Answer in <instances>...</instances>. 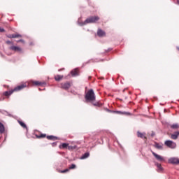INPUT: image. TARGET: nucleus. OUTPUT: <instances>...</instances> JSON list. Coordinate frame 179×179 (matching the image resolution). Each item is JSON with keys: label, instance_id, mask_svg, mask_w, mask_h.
Here are the masks:
<instances>
[{"label": "nucleus", "instance_id": "39448f33", "mask_svg": "<svg viewBox=\"0 0 179 179\" xmlns=\"http://www.w3.org/2000/svg\"><path fill=\"white\" fill-rule=\"evenodd\" d=\"M153 156L155 157V159L158 161V162H164V158L159 155H157L156 152L151 151Z\"/></svg>", "mask_w": 179, "mask_h": 179}, {"label": "nucleus", "instance_id": "aec40b11", "mask_svg": "<svg viewBox=\"0 0 179 179\" xmlns=\"http://www.w3.org/2000/svg\"><path fill=\"white\" fill-rule=\"evenodd\" d=\"M47 139H49V141H55V139H58V137L55 136H47Z\"/></svg>", "mask_w": 179, "mask_h": 179}, {"label": "nucleus", "instance_id": "9d476101", "mask_svg": "<svg viewBox=\"0 0 179 179\" xmlns=\"http://www.w3.org/2000/svg\"><path fill=\"white\" fill-rule=\"evenodd\" d=\"M97 34L99 37H103V36H106V32L103 31L101 29H98Z\"/></svg>", "mask_w": 179, "mask_h": 179}, {"label": "nucleus", "instance_id": "5701e85b", "mask_svg": "<svg viewBox=\"0 0 179 179\" xmlns=\"http://www.w3.org/2000/svg\"><path fill=\"white\" fill-rule=\"evenodd\" d=\"M156 149L162 150L163 149V145H159V143H155V145H154Z\"/></svg>", "mask_w": 179, "mask_h": 179}, {"label": "nucleus", "instance_id": "4be33fe9", "mask_svg": "<svg viewBox=\"0 0 179 179\" xmlns=\"http://www.w3.org/2000/svg\"><path fill=\"white\" fill-rule=\"evenodd\" d=\"M18 122L20 124V125H21V127H22V128H25V129H27V125H26V124H24V122L18 120Z\"/></svg>", "mask_w": 179, "mask_h": 179}, {"label": "nucleus", "instance_id": "b1692460", "mask_svg": "<svg viewBox=\"0 0 179 179\" xmlns=\"http://www.w3.org/2000/svg\"><path fill=\"white\" fill-rule=\"evenodd\" d=\"M71 74L73 76H76V75H78V71L76 69H74V70H72L71 71Z\"/></svg>", "mask_w": 179, "mask_h": 179}, {"label": "nucleus", "instance_id": "f03ea898", "mask_svg": "<svg viewBox=\"0 0 179 179\" xmlns=\"http://www.w3.org/2000/svg\"><path fill=\"white\" fill-rule=\"evenodd\" d=\"M98 20H100V17L97 16H92L87 18L84 22H78V23L79 26H85L86 24H88V23H96V22H98Z\"/></svg>", "mask_w": 179, "mask_h": 179}, {"label": "nucleus", "instance_id": "72a5a7b5", "mask_svg": "<svg viewBox=\"0 0 179 179\" xmlns=\"http://www.w3.org/2000/svg\"><path fill=\"white\" fill-rule=\"evenodd\" d=\"M7 37L8 38H13V34H9V35L7 36Z\"/></svg>", "mask_w": 179, "mask_h": 179}, {"label": "nucleus", "instance_id": "c85d7f7f", "mask_svg": "<svg viewBox=\"0 0 179 179\" xmlns=\"http://www.w3.org/2000/svg\"><path fill=\"white\" fill-rule=\"evenodd\" d=\"M17 43H22L23 44H24V40L20 39V40L17 41Z\"/></svg>", "mask_w": 179, "mask_h": 179}, {"label": "nucleus", "instance_id": "1a4fd4ad", "mask_svg": "<svg viewBox=\"0 0 179 179\" xmlns=\"http://www.w3.org/2000/svg\"><path fill=\"white\" fill-rule=\"evenodd\" d=\"M146 133H141V131H137V136L138 138H141V139H146Z\"/></svg>", "mask_w": 179, "mask_h": 179}, {"label": "nucleus", "instance_id": "7c9ffc66", "mask_svg": "<svg viewBox=\"0 0 179 179\" xmlns=\"http://www.w3.org/2000/svg\"><path fill=\"white\" fill-rule=\"evenodd\" d=\"M156 135V133H155V131H152L151 134H150V137L153 138V136H155Z\"/></svg>", "mask_w": 179, "mask_h": 179}, {"label": "nucleus", "instance_id": "e433bc0d", "mask_svg": "<svg viewBox=\"0 0 179 179\" xmlns=\"http://www.w3.org/2000/svg\"><path fill=\"white\" fill-rule=\"evenodd\" d=\"M90 61H92V60H89V61L87 62L85 64H90Z\"/></svg>", "mask_w": 179, "mask_h": 179}, {"label": "nucleus", "instance_id": "a878e982", "mask_svg": "<svg viewBox=\"0 0 179 179\" xmlns=\"http://www.w3.org/2000/svg\"><path fill=\"white\" fill-rule=\"evenodd\" d=\"M73 169H76V165L75 164H72L70 166H69V170H73Z\"/></svg>", "mask_w": 179, "mask_h": 179}, {"label": "nucleus", "instance_id": "f3484780", "mask_svg": "<svg viewBox=\"0 0 179 179\" xmlns=\"http://www.w3.org/2000/svg\"><path fill=\"white\" fill-rule=\"evenodd\" d=\"M169 127H171V129H178L179 125L177 123H174L173 124H169Z\"/></svg>", "mask_w": 179, "mask_h": 179}, {"label": "nucleus", "instance_id": "4468645a", "mask_svg": "<svg viewBox=\"0 0 179 179\" xmlns=\"http://www.w3.org/2000/svg\"><path fill=\"white\" fill-rule=\"evenodd\" d=\"M179 136V131H175L173 134H171V139H177Z\"/></svg>", "mask_w": 179, "mask_h": 179}, {"label": "nucleus", "instance_id": "412c9836", "mask_svg": "<svg viewBox=\"0 0 179 179\" xmlns=\"http://www.w3.org/2000/svg\"><path fill=\"white\" fill-rule=\"evenodd\" d=\"M63 78H64V76L57 75V76L55 77V79L57 82H59V80H61V79H62Z\"/></svg>", "mask_w": 179, "mask_h": 179}, {"label": "nucleus", "instance_id": "2f4dec72", "mask_svg": "<svg viewBox=\"0 0 179 179\" xmlns=\"http://www.w3.org/2000/svg\"><path fill=\"white\" fill-rule=\"evenodd\" d=\"M5 32V29L0 27V33Z\"/></svg>", "mask_w": 179, "mask_h": 179}, {"label": "nucleus", "instance_id": "c9c22d12", "mask_svg": "<svg viewBox=\"0 0 179 179\" xmlns=\"http://www.w3.org/2000/svg\"><path fill=\"white\" fill-rule=\"evenodd\" d=\"M111 48H108L107 50H106V52H108V51H111Z\"/></svg>", "mask_w": 179, "mask_h": 179}, {"label": "nucleus", "instance_id": "473e14b6", "mask_svg": "<svg viewBox=\"0 0 179 179\" xmlns=\"http://www.w3.org/2000/svg\"><path fill=\"white\" fill-rule=\"evenodd\" d=\"M52 148H55L57 146V142L52 143Z\"/></svg>", "mask_w": 179, "mask_h": 179}, {"label": "nucleus", "instance_id": "6e6552de", "mask_svg": "<svg viewBox=\"0 0 179 179\" xmlns=\"http://www.w3.org/2000/svg\"><path fill=\"white\" fill-rule=\"evenodd\" d=\"M169 163L171 164H179V159L176 157H172L169 159Z\"/></svg>", "mask_w": 179, "mask_h": 179}, {"label": "nucleus", "instance_id": "c756f323", "mask_svg": "<svg viewBox=\"0 0 179 179\" xmlns=\"http://www.w3.org/2000/svg\"><path fill=\"white\" fill-rule=\"evenodd\" d=\"M37 138H45V134H41L40 136H36Z\"/></svg>", "mask_w": 179, "mask_h": 179}, {"label": "nucleus", "instance_id": "7ed1b4c3", "mask_svg": "<svg viewBox=\"0 0 179 179\" xmlns=\"http://www.w3.org/2000/svg\"><path fill=\"white\" fill-rule=\"evenodd\" d=\"M164 144L168 148H170L171 149H176L177 144L174 143L173 141L167 140L165 141Z\"/></svg>", "mask_w": 179, "mask_h": 179}, {"label": "nucleus", "instance_id": "bb28decb", "mask_svg": "<svg viewBox=\"0 0 179 179\" xmlns=\"http://www.w3.org/2000/svg\"><path fill=\"white\" fill-rule=\"evenodd\" d=\"M93 106H94L95 107H101V104H100L99 102L94 103Z\"/></svg>", "mask_w": 179, "mask_h": 179}, {"label": "nucleus", "instance_id": "20e7f679", "mask_svg": "<svg viewBox=\"0 0 179 179\" xmlns=\"http://www.w3.org/2000/svg\"><path fill=\"white\" fill-rule=\"evenodd\" d=\"M9 50L10 51H14V52H20V54H23V50L22 48L15 45H11L9 47Z\"/></svg>", "mask_w": 179, "mask_h": 179}, {"label": "nucleus", "instance_id": "f257e3e1", "mask_svg": "<svg viewBox=\"0 0 179 179\" xmlns=\"http://www.w3.org/2000/svg\"><path fill=\"white\" fill-rule=\"evenodd\" d=\"M85 99L87 103H90V101H96V95L94 94V91L93 90V89H90L88 90V92L85 94Z\"/></svg>", "mask_w": 179, "mask_h": 179}, {"label": "nucleus", "instance_id": "a211bd4d", "mask_svg": "<svg viewBox=\"0 0 179 179\" xmlns=\"http://www.w3.org/2000/svg\"><path fill=\"white\" fill-rule=\"evenodd\" d=\"M3 132H5V126L0 122V134H3Z\"/></svg>", "mask_w": 179, "mask_h": 179}, {"label": "nucleus", "instance_id": "393cba45", "mask_svg": "<svg viewBox=\"0 0 179 179\" xmlns=\"http://www.w3.org/2000/svg\"><path fill=\"white\" fill-rule=\"evenodd\" d=\"M18 37H22V35L21 34H13V38H17Z\"/></svg>", "mask_w": 179, "mask_h": 179}, {"label": "nucleus", "instance_id": "6ab92c4d", "mask_svg": "<svg viewBox=\"0 0 179 179\" xmlns=\"http://www.w3.org/2000/svg\"><path fill=\"white\" fill-rule=\"evenodd\" d=\"M33 84L35 85V86H43V85H45V83H41L40 81H34Z\"/></svg>", "mask_w": 179, "mask_h": 179}, {"label": "nucleus", "instance_id": "cd10ccee", "mask_svg": "<svg viewBox=\"0 0 179 179\" xmlns=\"http://www.w3.org/2000/svg\"><path fill=\"white\" fill-rule=\"evenodd\" d=\"M69 171V169H66L64 170L60 171V173H68Z\"/></svg>", "mask_w": 179, "mask_h": 179}, {"label": "nucleus", "instance_id": "58836bf2", "mask_svg": "<svg viewBox=\"0 0 179 179\" xmlns=\"http://www.w3.org/2000/svg\"><path fill=\"white\" fill-rule=\"evenodd\" d=\"M8 115H9V117H12V115H10V114H8Z\"/></svg>", "mask_w": 179, "mask_h": 179}, {"label": "nucleus", "instance_id": "423d86ee", "mask_svg": "<svg viewBox=\"0 0 179 179\" xmlns=\"http://www.w3.org/2000/svg\"><path fill=\"white\" fill-rule=\"evenodd\" d=\"M24 87H27V85L26 84H22V85H17V87H15L13 89V90H14V92H19L20 90L24 89Z\"/></svg>", "mask_w": 179, "mask_h": 179}, {"label": "nucleus", "instance_id": "ddd939ff", "mask_svg": "<svg viewBox=\"0 0 179 179\" xmlns=\"http://www.w3.org/2000/svg\"><path fill=\"white\" fill-rule=\"evenodd\" d=\"M69 146V143H63L61 145H59V149H66Z\"/></svg>", "mask_w": 179, "mask_h": 179}, {"label": "nucleus", "instance_id": "9b49d317", "mask_svg": "<svg viewBox=\"0 0 179 179\" xmlns=\"http://www.w3.org/2000/svg\"><path fill=\"white\" fill-rule=\"evenodd\" d=\"M115 113L116 114H120L121 115H131V113L129 112L117 110Z\"/></svg>", "mask_w": 179, "mask_h": 179}, {"label": "nucleus", "instance_id": "f704fd0d", "mask_svg": "<svg viewBox=\"0 0 179 179\" xmlns=\"http://www.w3.org/2000/svg\"><path fill=\"white\" fill-rule=\"evenodd\" d=\"M6 44L10 45V44H13V43H12V41H6Z\"/></svg>", "mask_w": 179, "mask_h": 179}, {"label": "nucleus", "instance_id": "f8f14e48", "mask_svg": "<svg viewBox=\"0 0 179 179\" xmlns=\"http://www.w3.org/2000/svg\"><path fill=\"white\" fill-rule=\"evenodd\" d=\"M155 166H157V167L158 173H162V171H163V167L162 166V164H160L159 162H156Z\"/></svg>", "mask_w": 179, "mask_h": 179}, {"label": "nucleus", "instance_id": "dca6fc26", "mask_svg": "<svg viewBox=\"0 0 179 179\" xmlns=\"http://www.w3.org/2000/svg\"><path fill=\"white\" fill-rule=\"evenodd\" d=\"M89 156H90V153L87 152L85 153H84L81 157L80 159L81 160H84L85 159H87V157H89Z\"/></svg>", "mask_w": 179, "mask_h": 179}, {"label": "nucleus", "instance_id": "ea45409f", "mask_svg": "<svg viewBox=\"0 0 179 179\" xmlns=\"http://www.w3.org/2000/svg\"><path fill=\"white\" fill-rule=\"evenodd\" d=\"M39 90H41V88H39Z\"/></svg>", "mask_w": 179, "mask_h": 179}, {"label": "nucleus", "instance_id": "4c0bfd02", "mask_svg": "<svg viewBox=\"0 0 179 179\" xmlns=\"http://www.w3.org/2000/svg\"><path fill=\"white\" fill-rule=\"evenodd\" d=\"M94 62H99V61H96V60H94Z\"/></svg>", "mask_w": 179, "mask_h": 179}, {"label": "nucleus", "instance_id": "2eb2a0df", "mask_svg": "<svg viewBox=\"0 0 179 179\" xmlns=\"http://www.w3.org/2000/svg\"><path fill=\"white\" fill-rule=\"evenodd\" d=\"M15 92L13 90H11L10 91H6L3 93V96H6V97L10 96Z\"/></svg>", "mask_w": 179, "mask_h": 179}, {"label": "nucleus", "instance_id": "0eeeda50", "mask_svg": "<svg viewBox=\"0 0 179 179\" xmlns=\"http://www.w3.org/2000/svg\"><path fill=\"white\" fill-rule=\"evenodd\" d=\"M61 87L62 89H64V90H68L71 87V83L69 82L62 83Z\"/></svg>", "mask_w": 179, "mask_h": 179}]
</instances>
